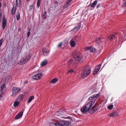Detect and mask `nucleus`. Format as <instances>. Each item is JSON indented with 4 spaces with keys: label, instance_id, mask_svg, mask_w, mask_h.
<instances>
[{
    "label": "nucleus",
    "instance_id": "nucleus-1",
    "mask_svg": "<svg viewBox=\"0 0 126 126\" xmlns=\"http://www.w3.org/2000/svg\"><path fill=\"white\" fill-rule=\"evenodd\" d=\"M80 110L83 114H86L87 112L92 113L94 111V100L90 101L81 108Z\"/></svg>",
    "mask_w": 126,
    "mask_h": 126
},
{
    "label": "nucleus",
    "instance_id": "nucleus-2",
    "mask_svg": "<svg viewBox=\"0 0 126 126\" xmlns=\"http://www.w3.org/2000/svg\"><path fill=\"white\" fill-rule=\"evenodd\" d=\"M73 57L75 61L79 63H81L83 61V55L79 52H75Z\"/></svg>",
    "mask_w": 126,
    "mask_h": 126
},
{
    "label": "nucleus",
    "instance_id": "nucleus-3",
    "mask_svg": "<svg viewBox=\"0 0 126 126\" xmlns=\"http://www.w3.org/2000/svg\"><path fill=\"white\" fill-rule=\"evenodd\" d=\"M91 72L90 68L89 66H86L84 70L81 72V76L85 78L87 77Z\"/></svg>",
    "mask_w": 126,
    "mask_h": 126
},
{
    "label": "nucleus",
    "instance_id": "nucleus-4",
    "mask_svg": "<svg viewBox=\"0 0 126 126\" xmlns=\"http://www.w3.org/2000/svg\"><path fill=\"white\" fill-rule=\"evenodd\" d=\"M68 117L70 119L69 120L62 121H60L61 124L63 126H68L70 125L72 121H73L72 120L70 119L71 118V117Z\"/></svg>",
    "mask_w": 126,
    "mask_h": 126
},
{
    "label": "nucleus",
    "instance_id": "nucleus-5",
    "mask_svg": "<svg viewBox=\"0 0 126 126\" xmlns=\"http://www.w3.org/2000/svg\"><path fill=\"white\" fill-rule=\"evenodd\" d=\"M20 91V88L16 87H13L12 89V96L15 95L19 92Z\"/></svg>",
    "mask_w": 126,
    "mask_h": 126
},
{
    "label": "nucleus",
    "instance_id": "nucleus-6",
    "mask_svg": "<svg viewBox=\"0 0 126 126\" xmlns=\"http://www.w3.org/2000/svg\"><path fill=\"white\" fill-rule=\"evenodd\" d=\"M31 58L29 55H28L25 58L22 59L19 62L20 64H24L26 62H27Z\"/></svg>",
    "mask_w": 126,
    "mask_h": 126
},
{
    "label": "nucleus",
    "instance_id": "nucleus-7",
    "mask_svg": "<svg viewBox=\"0 0 126 126\" xmlns=\"http://www.w3.org/2000/svg\"><path fill=\"white\" fill-rule=\"evenodd\" d=\"M117 37L118 35L116 33H114L107 37V39L108 40H109L111 41L112 40Z\"/></svg>",
    "mask_w": 126,
    "mask_h": 126
},
{
    "label": "nucleus",
    "instance_id": "nucleus-8",
    "mask_svg": "<svg viewBox=\"0 0 126 126\" xmlns=\"http://www.w3.org/2000/svg\"><path fill=\"white\" fill-rule=\"evenodd\" d=\"M42 76V75L41 73H39L33 76L32 78L34 79L37 80L39 79Z\"/></svg>",
    "mask_w": 126,
    "mask_h": 126
},
{
    "label": "nucleus",
    "instance_id": "nucleus-9",
    "mask_svg": "<svg viewBox=\"0 0 126 126\" xmlns=\"http://www.w3.org/2000/svg\"><path fill=\"white\" fill-rule=\"evenodd\" d=\"M77 36H75L70 41V44L71 46L72 47H74L76 44V43L75 41V40H76Z\"/></svg>",
    "mask_w": 126,
    "mask_h": 126
},
{
    "label": "nucleus",
    "instance_id": "nucleus-10",
    "mask_svg": "<svg viewBox=\"0 0 126 126\" xmlns=\"http://www.w3.org/2000/svg\"><path fill=\"white\" fill-rule=\"evenodd\" d=\"M81 25V23L79 22L77 26L76 27L74 28L73 29L72 31L75 32H77L80 28Z\"/></svg>",
    "mask_w": 126,
    "mask_h": 126
},
{
    "label": "nucleus",
    "instance_id": "nucleus-11",
    "mask_svg": "<svg viewBox=\"0 0 126 126\" xmlns=\"http://www.w3.org/2000/svg\"><path fill=\"white\" fill-rule=\"evenodd\" d=\"M42 52L44 55L47 56L49 53V50L47 48H44L42 49Z\"/></svg>",
    "mask_w": 126,
    "mask_h": 126
},
{
    "label": "nucleus",
    "instance_id": "nucleus-12",
    "mask_svg": "<svg viewBox=\"0 0 126 126\" xmlns=\"http://www.w3.org/2000/svg\"><path fill=\"white\" fill-rule=\"evenodd\" d=\"M6 19L5 17L4 16L3 17L2 21V28L3 29H4L6 24Z\"/></svg>",
    "mask_w": 126,
    "mask_h": 126
},
{
    "label": "nucleus",
    "instance_id": "nucleus-13",
    "mask_svg": "<svg viewBox=\"0 0 126 126\" xmlns=\"http://www.w3.org/2000/svg\"><path fill=\"white\" fill-rule=\"evenodd\" d=\"M84 49L86 51L89 50L91 52H94V47H92L91 46L89 47H86L84 48Z\"/></svg>",
    "mask_w": 126,
    "mask_h": 126
},
{
    "label": "nucleus",
    "instance_id": "nucleus-14",
    "mask_svg": "<svg viewBox=\"0 0 126 126\" xmlns=\"http://www.w3.org/2000/svg\"><path fill=\"white\" fill-rule=\"evenodd\" d=\"M109 116L110 117H115L118 116V113L116 111H113L110 114H109Z\"/></svg>",
    "mask_w": 126,
    "mask_h": 126
},
{
    "label": "nucleus",
    "instance_id": "nucleus-15",
    "mask_svg": "<svg viewBox=\"0 0 126 126\" xmlns=\"http://www.w3.org/2000/svg\"><path fill=\"white\" fill-rule=\"evenodd\" d=\"M49 126H63L60 122L56 123H51L49 124Z\"/></svg>",
    "mask_w": 126,
    "mask_h": 126
},
{
    "label": "nucleus",
    "instance_id": "nucleus-16",
    "mask_svg": "<svg viewBox=\"0 0 126 126\" xmlns=\"http://www.w3.org/2000/svg\"><path fill=\"white\" fill-rule=\"evenodd\" d=\"M23 114V112L22 111L20 112L15 117L16 119H17L20 118H21Z\"/></svg>",
    "mask_w": 126,
    "mask_h": 126
},
{
    "label": "nucleus",
    "instance_id": "nucleus-17",
    "mask_svg": "<svg viewBox=\"0 0 126 126\" xmlns=\"http://www.w3.org/2000/svg\"><path fill=\"white\" fill-rule=\"evenodd\" d=\"M101 66V64H99L97 66H96L95 70V74H96L99 71Z\"/></svg>",
    "mask_w": 126,
    "mask_h": 126
},
{
    "label": "nucleus",
    "instance_id": "nucleus-18",
    "mask_svg": "<svg viewBox=\"0 0 126 126\" xmlns=\"http://www.w3.org/2000/svg\"><path fill=\"white\" fill-rule=\"evenodd\" d=\"M104 40V39H102L101 38H100V37H98L97 38L96 40H95V41L97 43H100L103 42Z\"/></svg>",
    "mask_w": 126,
    "mask_h": 126
},
{
    "label": "nucleus",
    "instance_id": "nucleus-19",
    "mask_svg": "<svg viewBox=\"0 0 126 126\" xmlns=\"http://www.w3.org/2000/svg\"><path fill=\"white\" fill-rule=\"evenodd\" d=\"M74 63H74V60L72 59L69 60L67 63V64L68 65H70L71 64H73L75 65V64H74Z\"/></svg>",
    "mask_w": 126,
    "mask_h": 126
},
{
    "label": "nucleus",
    "instance_id": "nucleus-20",
    "mask_svg": "<svg viewBox=\"0 0 126 126\" xmlns=\"http://www.w3.org/2000/svg\"><path fill=\"white\" fill-rule=\"evenodd\" d=\"M21 0H16V6L19 7L20 5Z\"/></svg>",
    "mask_w": 126,
    "mask_h": 126
},
{
    "label": "nucleus",
    "instance_id": "nucleus-21",
    "mask_svg": "<svg viewBox=\"0 0 126 126\" xmlns=\"http://www.w3.org/2000/svg\"><path fill=\"white\" fill-rule=\"evenodd\" d=\"M34 98V96H32L29 97L27 101V104L28 105Z\"/></svg>",
    "mask_w": 126,
    "mask_h": 126
},
{
    "label": "nucleus",
    "instance_id": "nucleus-22",
    "mask_svg": "<svg viewBox=\"0 0 126 126\" xmlns=\"http://www.w3.org/2000/svg\"><path fill=\"white\" fill-rule=\"evenodd\" d=\"M64 114V111L60 110L57 112L56 115L58 116L62 115H63Z\"/></svg>",
    "mask_w": 126,
    "mask_h": 126
},
{
    "label": "nucleus",
    "instance_id": "nucleus-23",
    "mask_svg": "<svg viewBox=\"0 0 126 126\" xmlns=\"http://www.w3.org/2000/svg\"><path fill=\"white\" fill-rule=\"evenodd\" d=\"M5 85L4 83L3 85H2L1 86V88H0V90L3 93V91L4 90H5Z\"/></svg>",
    "mask_w": 126,
    "mask_h": 126
},
{
    "label": "nucleus",
    "instance_id": "nucleus-24",
    "mask_svg": "<svg viewBox=\"0 0 126 126\" xmlns=\"http://www.w3.org/2000/svg\"><path fill=\"white\" fill-rule=\"evenodd\" d=\"M47 63V60H45L41 63V66H42L45 65Z\"/></svg>",
    "mask_w": 126,
    "mask_h": 126
},
{
    "label": "nucleus",
    "instance_id": "nucleus-25",
    "mask_svg": "<svg viewBox=\"0 0 126 126\" xmlns=\"http://www.w3.org/2000/svg\"><path fill=\"white\" fill-rule=\"evenodd\" d=\"M14 6L13 5V8L12 10L11 13L12 15H13L15 13L16 9V6H15V7H14Z\"/></svg>",
    "mask_w": 126,
    "mask_h": 126
},
{
    "label": "nucleus",
    "instance_id": "nucleus-26",
    "mask_svg": "<svg viewBox=\"0 0 126 126\" xmlns=\"http://www.w3.org/2000/svg\"><path fill=\"white\" fill-rule=\"evenodd\" d=\"M58 80V79H57L54 78L50 81V82L51 83H54L56 82Z\"/></svg>",
    "mask_w": 126,
    "mask_h": 126
},
{
    "label": "nucleus",
    "instance_id": "nucleus-27",
    "mask_svg": "<svg viewBox=\"0 0 126 126\" xmlns=\"http://www.w3.org/2000/svg\"><path fill=\"white\" fill-rule=\"evenodd\" d=\"M16 15V17L17 20L18 21L19 20L20 18V13L19 11L17 12Z\"/></svg>",
    "mask_w": 126,
    "mask_h": 126
},
{
    "label": "nucleus",
    "instance_id": "nucleus-28",
    "mask_svg": "<svg viewBox=\"0 0 126 126\" xmlns=\"http://www.w3.org/2000/svg\"><path fill=\"white\" fill-rule=\"evenodd\" d=\"M19 104V102L17 101L15 102L14 104V106L15 107L17 106Z\"/></svg>",
    "mask_w": 126,
    "mask_h": 126
},
{
    "label": "nucleus",
    "instance_id": "nucleus-29",
    "mask_svg": "<svg viewBox=\"0 0 126 126\" xmlns=\"http://www.w3.org/2000/svg\"><path fill=\"white\" fill-rule=\"evenodd\" d=\"M46 11H45L43 14L42 15V16L44 18V19H45L46 18Z\"/></svg>",
    "mask_w": 126,
    "mask_h": 126
},
{
    "label": "nucleus",
    "instance_id": "nucleus-30",
    "mask_svg": "<svg viewBox=\"0 0 126 126\" xmlns=\"http://www.w3.org/2000/svg\"><path fill=\"white\" fill-rule=\"evenodd\" d=\"M100 50H97L95 49V55H98L100 53Z\"/></svg>",
    "mask_w": 126,
    "mask_h": 126
},
{
    "label": "nucleus",
    "instance_id": "nucleus-31",
    "mask_svg": "<svg viewBox=\"0 0 126 126\" xmlns=\"http://www.w3.org/2000/svg\"><path fill=\"white\" fill-rule=\"evenodd\" d=\"M126 6V0H124L123 1V4L122 5V7H125Z\"/></svg>",
    "mask_w": 126,
    "mask_h": 126
},
{
    "label": "nucleus",
    "instance_id": "nucleus-32",
    "mask_svg": "<svg viewBox=\"0 0 126 126\" xmlns=\"http://www.w3.org/2000/svg\"><path fill=\"white\" fill-rule=\"evenodd\" d=\"M3 38H1L0 40V47H1V46L2 43L3 42Z\"/></svg>",
    "mask_w": 126,
    "mask_h": 126
},
{
    "label": "nucleus",
    "instance_id": "nucleus-33",
    "mask_svg": "<svg viewBox=\"0 0 126 126\" xmlns=\"http://www.w3.org/2000/svg\"><path fill=\"white\" fill-rule=\"evenodd\" d=\"M100 94H95V101L97 99L99 96Z\"/></svg>",
    "mask_w": 126,
    "mask_h": 126
},
{
    "label": "nucleus",
    "instance_id": "nucleus-34",
    "mask_svg": "<svg viewBox=\"0 0 126 126\" xmlns=\"http://www.w3.org/2000/svg\"><path fill=\"white\" fill-rule=\"evenodd\" d=\"M113 107V105H110L108 107V108L109 109H111Z\"/></svg>",
    "mask_w": 126,
    "mask_h": 126
},
{
    "label": "nucleus",
    "instance_id": "nucleus-35",
    "mask_svg": "<svg viewBox=\"0 0 126 126\" xmlns=\"http://www.w3.org/2000/svg\"><path fill=\"white\" fill-rule=\"evenodd\" d=\"M94 98V95H93L92 96L90 97L89 99L90 100H91Z\"/></svg>",
    "mask_w": 126,
    "mask_h": 126
},
{
    "label": "nucleus",
    "instance_id": "nucleus-36",
    "mask_svg": "<svg viewBox=\"0 0 126 126\" xmlns=\"http://www.w3.org/2000/svg\"><path fill=\"white\" fill-rule=\"evenodd\" d=\"M40 4V1H37V6L38 8L39 7Z\"/></svg>",
    "mask_w": 126,
    "mask_h": 126
},
{
    "label": "nucleus",
    "instance_id": "nucleus-37",
    "mask_svg": "<svg viewBox=\"0 0 126 126\" xmlns=\"http://www.w3.org/2000/svg\"><path fill=\"white\" fill-rule=\"evenodd\" d=\"M62 45V43L61 42L58 45V47H61Z\"/></svg>",
    "mask_w": 126,
    "mask_h": 126
},
{
    "label": "nucleus",
    "instance_id": "nucleus-38",
    "mask_svg": "<svg viewBox=\"0 0 126 126\" xmlns=\"http://www.w3.org/2000/svg\"><path fill=\"white\" fill-rule=\"evenodd\" d=\"M30 34V32H29L27 33V35L28 37H29Z\"/></svg>",
    "mask_w": 126,
    "mask_h": 126
},
{
    "label": "nucleus",
    "instance_id": "nucleus-39",
    "mask_svg": "<svg viewBox=\"0 0 126 126\" xmlns=\"http://www.w3.org/2000/svg\"><path fill=\"white\" fill-rule=\"evenodd\" d=\"M73 72V70L71 69L69 70L68 72V73H71Z\"/></svg>",
    "mask_w": 126,
    "mask_h": 126
},
{
    "label": "nucleus",
    "instance_id": "nucleus-40",
    "mask_svg": "<svg viewBox=\"0 0 126 126\" xmlns=\"http://www.w3.org/2000/svg\"><path fill=\"white\" fill-rule=\"evenodd\" d=\"M91 6L93 7H94V1L93 3L92 4Z\"/></svg>",
    "mask_w": 126,
    "mask_h": 126
},
{
    "label": "nucleus",
    "instance_id": "nucleus-41",
    "mask_svg": "<svg viewBox=\"0 0 126 126\" xmlns=\"http://www.w3.org/2000/svg\"><path fill=\"white\" fill-rule=\"evenodd\" d=\"M2 18V16H1V13L0 14V22L1 21V19Z\"/></svg>",
    "mask_w": 126,
    "mask_h": 126
},
{
    "label": "nucleus",
    "instance_id": "nucleus-42",
    "mask_svg": "<svg viewBox=\"0 0 126 126\" xmlns=\"http://www.w3.org/2000/svg\"><path fill=\"white\" fill-rule=\"evenodd\" d=\"M33 6L32 5H31L29 7V8L30 9H32Z\"/></svg>",
    "mask_w": 126,
    "mask_h": 126
},
{
    "label": "nucleus",
    "instance_id": "nucleus-43",
    "mask_svg": "<svg viewBox=\"0 0 126 126\" xmlns=\"http://www.w3.org/2000/svg\"><path fill=\"white\" fill-rule=\"evenodd\" d=\"M100 6V4H99L96 7L97 8H98Z\"/></svg>",
    "mask_w": 126,
    "mask_h": 126
},
{
    "label": "nucleus",
    "instance_id": "nucleus-44",
    "mask_svg": "<svg viewBox=\"0 0 126 126\" xmlns=\"http://www.w3.org/2000/svg\"><path fill=\"white\" fill-rule=\"evenodd\" d=\"M73 0H67V1L69 2H71Z\"/></svg>",
    "mask_w": 126,
    "mask_h": 126
},
{
    "label": "nucleus",
    "instance_id": "nucleus-45",
    "mask_svg": "<svg viewBox=\"0 0 126 126\" xmlns=\"http://www.w3.org/2000/svg\"><path fill=\"white\" fill-rule=\"evenodd\" d=\"M97 3V1L96 0H95V5Z\"/></svg>",
    "mask_w": 126,
    "mask_h": 126
},
{
    "label": "nucleus",
    "instance_id": "nucleus-46",
    "mask_svg": "<svg viewBox=\"0 0 126 126\" xmlns=\"http://www.w3.org/2000/svg\"><path fill=\"white\" fill-rule=\"evenodd\" d=\"M30 0H26L27 2H29V1H30Z\"/></svg>",
    "mask_w": 126,
    "mask_h": 126
},
{
    "label": "nucleus",
    "instance_id": "nucleus-47",
    "mask_svg": "<svg viewBox=\"0 0 126 126\" xmlns=\"http://www.w3.org/2000/svg\"><path fill=\"white\" fill-rule=\"evenodd\" d=\"M93 74L94 75V70L93 71Z\"/></svg>",
    "mask_w": 126,
    "mask_h": 126
},
{
    "label": "nucleus",
    "instance_id": "nucleus-48",
    "mask_svg": "<svg viewBox=\"0 0 126 126\" xmlns=\"http://www.w3.org/2000/svg\"><path fill=\"white\" fill-rule=\"evenodd\" d=\"M69 2H68V1H67L66 2V4H69Z\"/></svg>",
    "mask_w": 126,
    "mask_h": 126
},
{
    "label": "nucleus",
    "instance_id": "nucleus-49",
    "mask_svg": "<svg viewBox=\"0 0 126 126\" xmlns=\"http://www.w3.org/2000/svg\"><path fill=\"white\" fill-rule=\"evenodd\" d=\"M29 32H30V30H31V29L30 28H29Z\"/></svg>",
    "mask_w": 126,
    "mask_h": 126
},
{
    "label": "nucleus",
    "instance_id": "nucleus-50",
    "mask_svg": "<svg viewBox=\"0 0 126 126\" xmlns=\"http://www.w3.org/2000/svg\"><path fill=\"white\" fill-rule=\"evenodd\" d=\"M37 1H41V0H38Z\"/></svg>",
    "mask_w": 126,
    "mask_h": 126
},
{
    "label": "nucleus",
    "instance_id": "nucleus-51",
    "mask_svg": "<svg viewBox=\"0 0 126 126\" xmlns=\"http://www.w3.org/2000/svg\"><path fill=\"white\" fill-rule=\"evenodd\" d=\"M55 2H56V3H57V2H56V1Z\"/></svg>",
    "mask_w": 126,
    "mask_h": 126
},
{
    "label": "nucleus",
    "instance_id": "nucleus-52",
    "mask_svg": "<svg viewBox=\"0 0 126 126\" xmlns=\"http://www.w3.org/2000/svg\"><path fill=\"white\" fill-rule=\"evenodd\" d=\"M55 2H56V3H57V2H56V1Z\"/></svg>",
    "mask_w": 126,
    "mask_h": 126
},
{
    "label": "nucleus",
    "instance_id": "nucleus-53",
    "mask_svg": "<svg viewBox=\"0 0 126 126\" xmlns=\"http://www.w3.org/2000/svg\"><path fill=\"white\" fill-rule=\"evenodd\" d=\"M95 106H96V105H95Z\"/></svg>",
    "mask_w": 126,
    "mask_h": 126
},
{
    "label": "nucleus",
    "instance_id": "nucleus-54",
    "mask_svg": "<svg viewBox=\"0 0 126 126\" xmlns=\"http://www.w3.org/2000/svg\"><path fill=\"white\" fill-rule=\"evenodd\" d=\"M62 118H63V117H62Z\"/></svg>",
    "mask_w": 126,
    "mask_h": 126
}]
</instances>
